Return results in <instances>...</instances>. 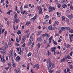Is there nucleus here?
<instances>
[{"label": "nucleus", "mask_w": 73, "mask_h": 73, "mask_svg": "<svg viewBox=\"0 0 73 73\" xmlns=\"http://www.w3.org/2000/svg\"><path fill=\"white\" fill-rule=\"evenodd\" d=\"M28 5H25L24 6V8H28Z\"/></svg>", "instance_id": "nucleus-34"}, {"label": "nucleus", "mask_w": 73, "mask_h": 73, "mask_svg": "<svg viewBox=\"0 0 73 73\" xmlns=\"http://www.w3.org/2000/svg\"><path fill=\"white\" fill-rule=\"evenodd\" d=\"M20 59V57L19 56H17L15 58V60L17 62H19Z\"/></svg>", "instance_id": "nucleus-7"}, {"label": "nucleus", "mask_w": 73, "mask_h": 73, "mask_svg": "<svg viewBox=\"0 0 73 73\" xmlns=\"http://www.w3.org/2000/svg\"><path fill=\"white\" fill-rule=\"evenodd\" d=\"M65 3V0H62L61 3L62 4V5L63 4H64V3Z\"/></svg>", "instance_id": "nucleus-29"}, {"label": "nucleus", "mask_w": 73, "mask_h": 73, "mask_svg": "<svg viewBox=\"0 0 73 73\" xmlns=\"http://www.w3.org/2000/svg\"><path fill=\"white\" fill-rule=\"evenodd\" d=\"M41 40H42V37H40L37 39V40L40 41Z\"/></svg>", "instance_id": "nucleus-16"}, {"label": "nucleus", "mask_w": 73, "mask_h": 73, "mask_svg": "<svg viewBox=\"0 0 73 73\" xmlns=\"http://www.w3.org/2000/svg\"><path fill=\"white\" fill-rule=\"evenodd\" d=\"M2 50H4V49H3V48H0V52H1V51H2Z\"/></svg>", "instance_id": "nucleus-62"}, {"label": "nucleus", "mask_w": 73, "mask_h": 73, "mask_svg": "<svg viewBox=\"0 0 73 73\" xmlns=\"http://www.w3.org/2000/svg\"><path fill=\"white\" fill-rule=\"evenodd\" d=\"M5 48H8V44L7 43H6L5 44Z\"/></svg>", "instance_id": "nucleus-31"}, {"label": "nucleus", "mask_w": 73, "mask_h": 73, "mask_svg": "<svg viewBox=\"0 0 73 73\" xmlns=\"http://www.w3.org/2000/svg\"><path fill=\"white\" fill-rule=\"evenodd\" d=\"M66 27V29L68 31H69V30H70V28H69L68 27Z\"/></svg>", "instance_id": "nucleus-24"}, {"label": "nucleus", "mask_w": 73, "mask_h": 73, "mask_svg": "<svg viewBox=\"0 0 73 73\" xmlns=\"http://www.w3.org/2000/svg\"><path fill=\"white\" fill-rule=\"evenodd\" d=\"M34 44H35V42H34L32 43V44L31 46V48H32V47H33V45H34Z\"/></svg>", "instance_id": "nucleus-56"}, {"label": "nucleus", "mask_w": 73, "mask_h": 73, "mask_svg": "<svg viewBox=\"0 0 73 73\" xmlns=\"http://www.w3.org/2000/svg\"><path fill=\"white\" fill-rule=\"evenodd\" d=\"M48 29L50 31H51V30H52V26L50 25L48 27Z\"/></svg>", "instance_id": "nucleus-21"}, {"label": "nucleus", "mask_w": 73, "mask_h": 73, "mask_svg": "<svg viewBox=\"0 0 73 73\" xmlns=\"http://www.w3.org/2000/svg\"><path fill=\"white\" fill-rule=\"evenodd\" d=\"M65 17L64 16H63L62 17V21H65Z\"/></svg>", "instance_id": "nucleus-22"}, {"label": "nucleus", "mask_w": 73, "mask_h": 73, "mask_svg": "<svg viewBox=\"0 0 73 73\" xmlns=\"http://www.w3.org/2000/svg\"><path fill=\"white\" fill-rule=\"evenodd\" d=\"M65 58H63L61 60L60 62H64V61H65Z\"/></svg>", "instance_id": "nucleus-18"}, {"label": "nucleus", "mask_w": 73, "mask_h": 73, "mask_svg": "<svg viewBox=\"0 0 73 73\" xmlns=\"http://www.w3.org/2000/svg\"><path fill=\"white\" fill-rule=\"evenodd\" d=\"M55 24H56L57 25H58V24H59V22L58 21H55Z\"/></svg>", "instance_id": "nucleus-33"}, {"label": "nucleus", "mask_w": 73, "mask_h": 73, "mask_svg": "<svg viewBox=\"0 0 73 73\" xmlns=\"http://www.w3.org/2000/svg\"><path fill=\"white\" fill-rule=\"evenodd\" d=\"M48 66V69L49 70H51L52 69V62H50Z\"/></svg>", "instance_id": "nucleus-3"}, {"label": "nucleus", "mask_w": 73, "mask_h": 73, "mask_svg": "<svg viewBox=\"0 0 73 73\" xmlns=\"http://www.w3.org/2000/svg\"><path fill=\"white\" fill-rule=\"evenodd\" d=\"M53 42L54 44L55 45H57V42H56L54 40Z\"/></svg>", "instance_id": "nucleus-42"}, {"label": "nucleus", "mask_w": 73, "mask_h": 73, "mask_svg": "<svg viewBox=\"0 0 73 73\" xmlns=\"http://www.w3.org/2000/svg\"><path fill=\"white\" fill-rule=\"evenodd\" d=\"M67 17H68V18L69 19H72V18H73V15L71 14L70 15L67 16Z\"/></svg>", "instance_id": "nucleus-10"}, {"label": "nucleus", "mask_w": 73, "mask_h": 73, "mask_svg": "<svg viewBox=\"0 0 73 73\" xmlns=\"http://www.w3.org/2000/svg\"><path fill=\"white\" fill-rule=\"evenodd\" d=\"M48 9L49 12H52V11H53V10L51 9V7H49Z\"/></svg>", "instance_id": "nucleus-15"}, {"label": "nucleus", "mask_w": 73, "mask_h": 73, "mask_svg": "<svg viewBox=\"0 0 73 73\" xmlns=\"http://www.w3.org/2000/svg\"><path fill=\"white\" fill-rule=\"evenodd\" d=\"M17 33V34H18V35H20V34H21V31H18Z\"/></svg>", "instance_id": "nucleus-36"}, {"label": "nucleus", "mask_w": 73, "mask_h": 73, "mask_svg": "<svg viewBox=\"0 0 73 73\" xmlns=\"http://www.w3.org/2000/svg\"><path fill=\"white\" fill-rule=\"evenodd\" d=\"M14 24H15V23H17L19 21V19H18L17 17L16 18H14Z\"/></svg>", "instance_id": "nucleus-4"}, {"label": "nucleus", "mask_w": 73, "mask_h": 73, "mask_svg": "<svg viewBox=\"0 0 73 73\" xmlns=\"http://www.w3.org/2000/svg\"><path fill=\"white\" fill-rule=\"evenodd\" d=\"M25 11H24L23 12V11H21V14H24L25 13Z\"/></svg>", "instance_id": "nucleus-43"}, {"label": "nucleus", "mask_w": 73, "mask_h": 73, "mask_svg": "<svg viewBox=\"0 0 73 73\" xmlns=\"http://www.w3.org/2000/svg\"><path fill=\"white\" fill-rule=\"evenodd\" d=\"M41 44H40V43H38V44H37V46H38V48H39L41 46Z\"/></svg>", "instance_id": "nucleus-20"}, {"label": "nucleus", "mask_w": 73, "mask_h": 73, "mask_svg": "<svg viewBox=\"0 0 73 73\" xmlns=\"http://www.w3.org/2000/svg\"><path fill=\"white\" fill-rule=\"evenodd\" d=\"M42 36L43 37H45V36L49 37V35H48V34H47V33H45V34H42Z\"/></svg>", "instance_id": "nucleus-9"}, {"label": "nucleus", "mask_w": 73, "mask_h": 73, "mask_svg": "<svg viewBox=\"0 0 73 73\" xmlns=\"http://www.w3.org/2000/svg\"><path fill=\"white\" fill-rule=\"evenodd\" d=\"M52 54V53L50 52H49V51L48 50H47V54L48 56H50V55L51 54Z\"/></svg>", "instance_id": "nucleus-14"}, {"label": "nucleus", "mask_w": 73, "mask_h": 73, "mask_svg": "<svg viewBox=\"0 0 73 73\" xmlns=\"http://www.w3.org/2000/svg\"><path fill=\"white\" fill-rule=\"evenodd\" d=\"M36 17H37V15H35L33 18H32L31 19V21H34V20H35L36 19Z\"/></svg>", "instance_id": "nucleus-8"}, {"label": "nucleus", "mask_w": 73, "mask_h": 73, "mask_svg": "<svg viewBox=\"0 0 73 73\" xmlns=\"http://www.w3.org/2000/svg\"><path fill=\"white\" fill-rule=\"evenodd\" d=\"M61 72V70L57 71L56 72V73H60Z\"/></svg>", "instance_id": "nucleus-53"}, {"label": "nucleus", "mask_w": 73, "mask_h": 73, "mask_svg": "<svg viewBox=\"0 0 73 73\" xmlns=\"http://www.w3.org/2000/svg\"><path fill=\"white\" fill-rule=\"evenodd\" d=\"M69 36L70 38H72V37H73V34L71 35H69Z\"/></svg>", "instance_id": "nucleus-37"}, {"label": "nucleus", "mask_w": 73, "mask_h": 73, "mask_svg": "<svg viewBox=\"0 0 73 73\" xmlns=\"http://www.w3.org/2000/svg\"><path fill=\"white\" fill-rule=\"evenodd\" d=\"M66 21L67 22H69V20L68 19L66 18Z\"/></svg>", "instance_id": "nucleus-63"}, {"label": "nucleus", "mask_w": 73, "mask_h": 73, "mask_svg": "<svg viewBox=\"0 0 73 73\" xmlns=\"http://www.w3.org/2000/svg\"><path fill=\"white\" fill-rule=\"evenodd\" d=\"M31 55H32V53H31V52H29L28 54V57H29V56H31Z\"/></svg>", "instance_id": "nucleus-19"}, {"label": "nucleus", "mask_w": 73, "mask_h": 73, "mask_svg": "<svg viewBox=\"0 0 73 73\" xmlns=\"http://www.w3.org/2000/svg\"><path fill=\"white\" fill-rule=\"evenodd\" d=\"M69 32L70 33H73V30H72V29H71V30H70Z\"/></svg>", "instance_id": "nucleus-52"}, {"label": "nucleus", "mask_w": 73, "mask_h": 73, "mask_svg": "<svg viewBox=\"0 0 73 73\" xmlns=\"http://www.w3.org/2000/svg\"><path fill=\"white\" fill-rule=\"evenodd\" d=\"M62 7L63 8H66L67 7V5L66 4H64L62 5Z\"/></svg>", "instance_id": "nucleus-26"}, {"label": "nucleus", "mask_w": 73, "mask_h": 73, "mask_svg": "<svg viewBox=\"0 0 73 73\" xmlns=\"http://www.w3.org/2000/svg\"><path fill=\"white\" fill-rule=\"evenodd\" d=\"M6 13V14H9V15H11V13H10L9 11Z\"/></svg>", "instance_id": "nucleus-54"}, {"label": "nucleus", "mask_w": 73, "mask_h": 73, "mask_svg": "<svg viewBox=\"0 0 73 73\" xmlns=\"http://www.w3.org/2000/svg\"><path fill=\"white\" fill-rule=\"evenodd\" d=\"M4 57H1V61H3V60H4Z\"/></svg>", "instance_id": "nucleus-57"}, {"label": "nucleus", "mask_w": 73, "mask_h": 73, "mask_svg": "<svg viewBox=\"0 0 73 73\" xmlns=\"http://www.w3.org/2000/svg\"><path fill=\"white\" fill-rule=\"evenodd\" d=\"M4 33V36L5 37V36H6V35H7V31H5Z\"/></svg>", "instance_id": "nucleus-28"}, {"label": "nucleus", "mask_w": 73, "mask_h": 73, "mask_svg": "<svg viewBox=\"0 0 73 73\" xmlns=\"http://www.w3.org/2000/svg\"><path fill=\"white\" fill-rule=\"evenodd\" d=\"M41 32H42V31H40L38 33V35H40V33H41Z\"/></svg>", "instance_id": "nucleus-47"}, {"label": "nucleus", "mask_w": 73, "mask_h": 73, "mask_svg": "<svg viewBox=\"0 0 73 73\" xmlns=\"http://www.w3.org/2000/svg\"><path fill=\"white\" fill-rule=\"evenodd\" d=\"M29 31V30L28 29L27 31H26L25 32V33H27V32H28Z\"/></svg>", "instance_id": "nucleus-55"}, {"label": "nucleus", "mask_w": 73, "mask_h": 73, "mask_svg": "<svg viewBox=\"0 0 73 73\" xmlns=\"http://www.w3.org/2000/svg\"><path fill=\"white\" fill-rule=\"evenodd\" d=\"M50 61V58H48V62H49H49H51Z\"/></svg>", "instance_id": "nucleus-60"}, {"label": "nucleus", "mask_w": 73, "mask_h": 73, "mask_svg": "<svg viewBox=\"0 0 73 73\" xmlns=\"http://www.w3.org/2000/svg\"><path fill=\"white\" fill-rule=\"evenodd\" d=\"M13 63V67H15V66H16V64H15V63L14 62H12Z\"/></svg>", "instance_id": "nucleus-25"}, {"label": "nucleus", "mask_w": 73, "mask_h": 73, "mask_svg": "<svg viewBox=\"0 0 73 73\" xmlns=\"http://www.w3.org/2000/svg\"><path fill=\"white\" fill-rule=\"evenodd\" d=\"M55 53L56 54H60V55H61V52H59L57 51L55 52Z\"/></svg>", "instance_id": "nucleus-23"}, {"label": "nucleus", "mask_w": 73, "mask_h": 73, "mask_svg": "<svg viewBox=\"0 0 73 73\" xmlns=\"http://www.w3.org/2000/svg\"><path fill=\"white\" fill-rule=\"evenodd\" d=\"M57 15L59 17H60L61 16V15L60 14V13L58 12H57Z\"/></svg>", "instance_id": "nucleus-30"}, {"label": "nucleus", "mask_w": 73, "mask_h": 73, "mask_svg": "<svg viewBox=\"0 0 73 73\" xmlns=\"http://www.w3.org/2000/svg\"><path fill=\"white\" fill-rule=\"evenodd\" d=\"M14 57H15L16 56V53L15 52H14Z\"/></svg>", "instance_id": "nucleus-41"}, {"label": "nucleus", "mask_w": 73, "mask_h": 73, "mask_svg": "<svg viewBox=\"0 0 73 73\" xmlns=\"http://www.w3.org/2000/svg\"><path fill=\"white\" fill-rule=\"evenodd\" d=\"M33 67L35 68H39V66H38V64H35L33 66Z\"/></svg>", "instance_id": "nucleus-12"}, {"label": "nucleus", "mask_w": 73, "mask_h": 73, "mask_svg": "<svg viewBox=\"0 0 73 73\" xmlns=\"http://www.w3.org/2000/svg\"><path fill=\"white\" fill-rule=\"evenodd\" d=\"M56 48H57L56 47H52V48L51 49H50V51H51V52H54V51H55V50L56 49Z\"/></svg>", "instance_id": "nucleus-6"}, {"label": "nucleus", "mask_w": 73, "mask_h": 73, "mask_svg": "<svg viewBox=\"0 0 73 73\" xmlns=\"http://www.w3.org/2000/svg\"><path fill=\"white\" fill-rule=\"evenodd\" d=\"M21 53H22V51H20V52H18V54L21 55Z\"/></svg>", "instance_id": "nucleus-58"}, {"label": "nucleus", "mask_w": 73, "mask_h": 73, "mask_svg": "<svg viewBox=\"0 0 73 73\" xmlns=\"http://www.w3.org/2000/svg\"><path fill=\"white\" fill-rule=\"evenodd\" d=\"M51 10H52V11H53V10H55V8L54 7H51Z\"/></svg>", "instance_id": "nucleus-44"}, {"label": "nucleus", "mask_w": 73, "mask_h": 73, "mask_svg": "<svg viewBox=\"0 0 73 73\" xmlns=\"http://www.w3.org/2000/svg\"><path fill=\"white\" fill-rule=\"evenodd\" d=\"M70 38V42H72V41H73L72 39V38Z\"/></svg>", "instance_id": "nucleus-50"}, {"label": "nucleus", "mask_w": 73, "mask_h": 73, "mask_svg": "<svg viewBox=\"0 0 73 73\" xmlns=\"http://www.w3.org/2000/svg\"><path fill=\"white\" fill-rule=\"evenodd\" d=\"M8 66L10 67V69L12 68V67L11 66V63H8Z\"/></svg>", "instance_id": "nucleus-17"}, {"label": "nucleus", "mask_w": 73, "mask_h": 73, "mask_svg": "<svg viewBox=\"0 0 73 73\" xmlns=\"http://www.w3.org/2000/svg\"><path fill=\"white\" fill-rule=\"evenodd\" d=\"M24 41H25V39H24V38H23V40H22L21 44H23Z\"/></svg>", "instance_id": "nucleus-38"}, {"label": "nucleus", "mask_w": 73, "mask_h": 73, "mask_svg": "<svg viewBox=\"0 0 73 73\" xmlns=\"http://www.w3.org/2000/svg\"><path fill=\"white\" fill-rule=\"evenodd\" d=\"M51 66L52 67V68H54L55 67L54 65L53 64H51Z\"/></svg>", "instance_id": "nucleus-48"}, {"label": "nucleus", "mask_w": 73, "mask_h": 73, "mask_svg": "<svg viewBox=\"0 0 73 73\" xmlns=\"http://www.w3.org/2000/svg\"><path fill=\"white\" fill-rule=\"evenodd\" d=\"M53 72V70H50L49 71V73H52V72Z\"/></svg>", "instance_id": "nucleus-64"}, {"label": "nucleus", "mask_w": 73, "mask_h": 73, "mask_svg": "<svg viewBox=\"0 0 73 73\" xmlns=\"http://www.w3.org/2000/svg\"><path fill=\"white\" fill-rule=\"evenodd\" d=\"M37 8L39 10V13L40 15H41L42 13V9L40 7H37Z\"/></svg>", "instance_id": "nucleus-2"}, {"label": "nucleus", "mask_w": 73, "mask_h": 73, "mask_svg": "<svg viewBox=\"0 0 73 73\" xmlns=\"http://www.w3.org/2000/svg\"><path fill=\"white\" fill-rule=\"evenodd\" d=\"M61 29L62 31H65V29H66L65 27H62L61 28Z\"/></svg>", "instance_id": "nucleus-11"}, {"label": "nucleus", "mask_w": 73, "mask_h": 73, "mask_svg": "<svg viewBox=\"0 0 73 73\" xmlns=\"http://www.w3.org/2000/svg\"><path fill=\"white\" fill-rule=\"evenodd\" d=\"M25 45H26V44H25V43H24L23 45H22V46L23 47H24L25 46Z\"/></svg>", "instance_id": "nucleus-45"}, {"label": "nucleus", "mask_w": 73, "mask_h": 73, "mask_svg": "<svg viewBox=\"0 0 73 73\" xmlns=\"http://www.w3.org/2000/svg\"><path fill=\"white\" fill-rule=\"evenodd\" d=\"M53 38V36H51L49 39L48 40H52Z\"/></svg>", "instance_id": "nucleus-46"}, {"label": "nucleus", "mask_w": 73, "mask_h": 73, "mask_svg": "<svg viewBox=\"0 0 73 73\" xmlns=\"http://www.w3.org/2000/svg\"><path fill=\"white\" fill-rule=\"evenodd\" d=\"M2 61V62L3 63H5V60L4 59H3Z\"/></svg>", "instance_id": "nucleus-49"}, {"label": "nucleus", "mask_w": 73, "mask_h": 73, "mask_svg": "<svg viewBox=\"0 0 73 73\" xmlns=\"http://www.w3.org/2000/svg\"><path fill=\"white\" fill-rule=\"evenodd\" d=\"M30 24H31V22H27V23L26 24V25H29Z\"/></svg>", "instance_id": "nucleus-32"}, {"label": "nucleus", "mask_w": 73, "mask_h": 73, "mask_svg": "<svg viewBox=\"0 0 73 73\" xmlns=\"http://www.w3.org/2000/svg\"><path fill=\"white\" fill-rule=\"evenodd\" d=\"M70 70L69 69V68H68L67 69L66 72L67 73L69 72H70Z\"/></svg>", "instance_id": "nucleus-35"}, {"label": "nucleus", "mask_w": 73, "mask_h": 73, "mask_svg": "<svg viewBox=\"0 0 73 73\" xmlns=\"http://www.w3.org/2000/svg\"><path fill=\"white\" fill-rule=\"evenodd\" d=\"M12 46V43L11 42L9 44V47H11Z\"/></svg>", "instance_id": "nucleus-61"}, {"label": "nucleus", "mask_w": 73, "mask_h": 73, "mask_svg": "<svg viewBox=\"0 0 73 73\" xmlns=\"http://www.w3.org/2000/svg\"><path fill=\"white\" fill-rule=\"evenodd\" d=\"M58 8H59L61 7V5L60 4H58Z\"/></svg>", "instance_id": "nucleus-51"}, {"label": "nucleus", "mask_w": 73, "mask_h": 73, "mask_svg": "<svg viewBox=\"0 0 73 73\" xmlns=\"http://www.w3.org/2000/svg\"><path fill=\"white\" fill-rule=\"evenodd\" d=\"M34 35V33H33L30 36L29 41L28 44L29 45H31V44H32V42L33 41V38H32V36Z\"/></svg>", "instance_id": "nucleus-1"}, {"label": "nucleus", "mask_w": 73, "mask_h": 73, "mask_svg": "<svg viewBox=\"0 0 73 73\" xmlns=\"http://www.w3.org/2000/svg\"><path fill=\"white\" fill-rule=\"evenodd\" d=\"M14 15L15 16L14 17H15V18H16V17H17V14L16 12H14Z\"/></svg>", "instance_id": "nucleus-13"}, {"label": "nucleus", "mask_w": 73, "mask_h": 73, "mask_svg": "<svg viewBox=\"0 0 73 73\" xmlns=\"http://www.w3.org/2000/svg\"><path fill=\"white\" fill-rule=\"evenodd\" d=\"M67 58L68 59H71L72 58V57L70 56L69 55H68L67 56Z\"/></svg>", "instance_id": "nucleus-27"}, {"label": "nucleus", "mask_w": 73, "mask_h": 73, "mask_svg": "<svg viewBox=\"0 0 73 73\" xmlns=\"http://www.w3.org/2000/svg\"><path fill=\"white\" fill-rule=\"evenodd\" d=\"M61 41H62V40H61V39L60 38H59L58 40V42H61Z\"/></svg>", "instance_id": "nucleus-59"}, {"label": "nucleus", "mask_w": 73, "mask_h": 73, "mask_svg": "<svg viewBox=\"0 0 73 73\" xmlns=\"http://www.w3.org/2000/svg\"><path fill=\"white\" fill-rule=\"evenodd\" d=\"M15 73H20L19 71H17L16 70H15Z\"/></svg>", "instance_id": "nucleus-40"}, {"label": "nucleus", "mask_w": 73, "mask_h": 73, "mask_svg": "<svg viewBox=\"0 0 73 73\" xmlns=\"http://www.w3.org/2000/svg\"><path fill=\"white\" fill-rule=\"evenodd\" d=\"M49 18V16L48 15H46L44 18V19H48Z\"/></svg>", "instance_id": "nucleus-39"}, {"label": "nucleus", "mask_w": 73, "mask_h": 73, "mask_svg": "<svg viewBox=\"0 0 73 73\" xmlns=\"http://www.w3.org/2000/svg\"><path fill=\"white\" fill-rule=\"evenodd\" d=\"M13 53V51L12 50H10L9 52V57L11 58L13 56L12 53Z\"/></svg>", "instance_id": "nucleus-5"}]
</instances>
